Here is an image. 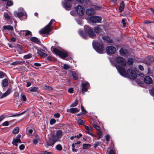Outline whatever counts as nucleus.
Returning a JSON list of instances; mask_svg holds the SVG:
<instances>
[{"mask_svg": "<svg viewBox=\"0 0 154 154\" xmlns=\"http://www.w3.org/2000/svg\"><path fill=\"white\" fill-rule=\"evenodd\" d=\"M110 136H109V135H107L106 136V140L107 141H108L109 139H110Z\"/></svg>", "mask_w": 154, "mask_h": 154, "instance_id": "nucleus-59", "label": "nucleus"}, {"mask_svg": "<svg viewBox=\"0 0 154 154\" xmlns=\"http://www.w3.org/2000/svg\"><path fill=\"white\" fill-rule=\"evenodd\" d=\"M29 91L30 92H38L39 89L37 87H34L31 88L30 90Z\"/></svg>", "mask_w": 154, "mask_h": 154, "instance_id": "nucleus-33", "label": "nucleus"}, {"mask_svg": "<svg viewBox=\"0 0 154 154\" xmlns=\"http://www.w3.org/2000/svg\"><path fill=\"white\" fill-rule=\"evenodd\" d=\"M81 107L82 109V111L83 112V113L84 114H85L87 112L86 110L84 109L83 106L82 105L81 106Z\"/></svg>", "mask_w": 154, "mask_h": 154, "instance_id": "nucleus-54", "label": "nucleus"}, {"mask_svg": "<svg viewBox=\"0 0 154 154\" xmlns=\"http://www.w3.org/2000/svg\"><path fill=\"white\" fill-rule=\"evenodd\" d=\"M93 126L94 128L97 130H100V127L96 124H93Z\"/></svg>", "mask_w": 154, "mask_h": 154, "instance_id": "nucleus-45", "label": "nucleus"}, {"mask_svg": "<svg viewBox=\"0 0 154 154\" xmlns=\"http://www.w3.org/2000/svg\"><path fill=\"white\" fill-rule=\"evenodd\" d=\"M9 125V122L8 121H5L2 124L3 126H8Z\"/></svg>", "mask_w": 154, "mask_h": 154, "instance_id": "nucleus-53", "label": "nucleus"}, {"mask_svg": "<svg viewBox=\"0 0 154 154\" xmlns=\"http://www.w3.org/2000/svg\"><path fill=\"white\" fill-rule=\"evenodd\" d=\"M30 40L35 43L37 44H39L40 43V40L36 37H32L30 38Z\"/></svg>", "mask_w": 154, "mask_h": 154, "instance_id": "nucleus-21", "label": "nucleus"}, {"mask_svg": "<svg viewBox=\"0 0 154 154\" xmlns=\"http://www.w3.org/2000/svg\"><path fill=\"white\" fill-rule=\"evenodd\" d=\"M138 68H139V69L141 71H143L144 69L143 66L141 65H139Z\"/></svg>", "mask_w": 154, "mask_h": 154, "instance_id": "nucleus-60", "label": "nucleus"}, {"mask_svg": "<svg viewBox=\"0 0 154 154\" xmlns=\"http://www.w3.org/2000/svg\"><path fill=\"white\" fill-rule=\"evenodd\" d=\"M82 135L80 133H79L78 135H75L74 136V137H77L78 139L80 138L82 136Z\"/></svg>", "mask_w": 154, "mask_h": 154, "instance_id": "nucleus-57", "label": "nucleus"}, {"mask_svg": "<svg viewBox=\"0 0 154 154\" xmlns=\"http://www.w3.org/2000/svg\"><path fill=\"white\" fill-rule=\"evenodd\" d=\"M19 132V128L18 127H15L13 130L12 132L14 134H17Z\"/></svg>", "mask_w": 154, "mask_h": 154, "instance_id": "nucleus-36", "label": "nucleus"}, {"mask_svg": "<svg viewBox=\"0 0 154 154\" xmlns=\"http://www.w3.org/2000/svg\"><path fill=\"white\" fill-rule=\"evenodd\" d=\"M56 148L59 151L61 150L62 149V147L60 144L57 145L56 146Z\"/></svg>", "mask_w": 154, "mask_h": 154, "instance_id": "nucleus-41", "label": "nucleus"}, {"mask_svg": "<svg viewBox=\"0 0 154 154\" xmlns=\"http://www.w3.org/2000/svg\"><path fill=\"white\" fill-rule=\"evenodd\" d=\"M4 17L5 18L8 19H10L11 17V16L9 15L7 13H5Z\"/></svg>", "mask_w": 154, "mask_h": 154, "instance_id": "nucleus-39", "label": "nucleus"}, {"mask_svg": "<svg viewBox=\"0 0 154 154\" xmlns=\"http://www.w3.org/2000/svg\"><path fill=\"white\" fill-rule=\"evenodd\" d=\"M2 86L4 87H7L8 85V81L7 79H4L2 81Z\"/></svg>", "mask_w": 154, "mask_h": 154, "instance_id": "nucleus-25", "label": "nucleus"}, {"mask_svg": "<svg viewBox=\"0 0 154 154\" xmlns=\"http://www.w3.org/2000/svg\"><path fill=\"white\" fill-rule=\"evenodd\" d=\"M122 22L123 23V26L124 27L125 26L126 23H125V20L124 19H123L122 20Z\"/></svg>", "mask_w": 154, "mask_h": 154, "instance_id": "nucleus-61", "label": "nucleus"}, {"mask_svg": "<svg viewBox=\"0 0 154 154\" xmlns=\"http://www.w3.org/2000/svg\"><path fill=\"white\" fill-rule=\"evenodd\" d=\"M68 91L69 93H72L73 91V89L72 88H70L68 89Z\"/></svg>", "mask_w": 154, "mask_h": 154, "instance_id": "nucleus-62", "label": "nucleus"}, {"mask_svg": "<svg viewBox=\"0 0 154 154\" xmlns=\"http://www.w3.org/2000/svg\"><path fill=\"white\" fill-rule=\"evenodd\" d=\"M60 114L59 113H55V114L54 115V117L56 118H59L60 117Z\"/></svg>", "mask_w": 154, "mask_h": 154, "instance_id": "nucleus-58", "label": "nucleus"}, {"mask_svg": "<svg viewBox=\"0 0 154 154\" xmlns=\"http://www.w3.org/2000/svg\"><path fill=\"white\" fill-rule=\"evenodd\" d=\"M90 21L92 23H100L101 21V18L99 16H92L90 18Z\"/></svg>", "mask_w": 154, "mask_h": 154, "instance_id": "nucleus-8", "label": "nucleus"}, {"mask_svg": "<svg viewBox=\"0 0 154 154\" xmlns=\"http://www.w3.org/2000/svg\"><path fill=\"white\" fill-rule=\"evenodd\" d=\"M102 38L103 40H105L109 43H113L112 40L110 39L109 37L106 36H103L102 37Z\"/></svg>", "mask_w": 154, "mask_h": 154, "instance_id": "nucleus-22", "label": "nucleus"}, {"mask_svg": "<svg viewBox=\"0 0 154 154\" xmlns=\"http://www.w3.org/2000/svg\"><path fill=\"white\" fill-rule=\"evenodd\" d=\"M21 137V135L20 134H18L17 135L16 138L13 140V142H12L13 145H15V146H18V145L17 143H21V141L20 138Z\"/></svg>", "mask_w": 154, "mask_h": 154, "instance_id": "nucleus-12", "label": "nucleus"}, {"mask_svg": "<svg viewBox=\"0 0 154 154\" xmlns=\"http://www.w3.org/2000/svg\"><path fill=\"white\" fill-rule=\"evenodd\" d=\"M99 131L98 133H97V135L99 136V137L98 138V139H99L101 137L103 134L102 132L100 130H98Z\"/></svg>", "mask_w": 154, "mask_h": 154, "instance_id": "nucleus-51", "label": "nucleus"}, {"mask_svg": "<svg viewBox=\"0 0 154 154\" xmlns=\"http://www.w3.org/2000/svg\"><path fill=\"white\" fill-rule=\"evenodd\" d=\"M5 76V74L2 71H0V78H3Z\"/></svg>", "mask_w": 154, "mask_h": 154, "instance_id": "nucleus-49", "label": "nucleus"}, {"mask_svg": "<svg viewBox=\"0 0 154 154\" xmlns=\"http://www.w3.org/2000/svg\"><path fill=\"white\" fill-rule=\"evenodd\" d=\"M62 135V131L61 130H58L56 132L55 134H53L52 136L57 141L61 137Z\"/></svg>", "mask_w": 154, "mask_h": 154, "instance_id": "nucleus-10", "label": "nucleus"}, {"mask_svg": "<svg viewBox=\"0 0 154 154\" xmlns=\"http://www.w3.org/2000/svg\"><path fill=\"white\" fill-rule=\"evenodd\" d=\"M11 88H8L7 91L5 93L3 94L2 97H1V98H4L9 95L11 93Z\"/></svg>", "mask_w": 154, "mask_h": 154, "instance_id": "nucleus-17", "label": "nucleus"}, {"mask_svg": "<svg viewBox=\"0 0 154 154\" xmlns=\"http://www.w3.org/2000/svg\"><path fill=\"white\" fill-rule=\"evenodd\" d=\"M34 65L35 66H41V65L40 63H34Z\"/></svg>", "mask_w": 154, "mask_h": 154, "instance_id": "nucleus-63", "label": "nucleus"}, {"mask_svg": "<svg viewBox=\"0 0 154 154\" xmlns=\"http://www.w3.org/2000/svg\"><path fill=\"white\" fill-rule=\"evenodd\" d=\"M79 33L84 39H87L88 38L87 35L85 34L82 31L80 30L79 31Z\"/></svg>", "mask_w": 154, "mask_h": 154, "instance_id": "nucleus-26", "label": "nucleus"}, {"mask_svg": "<svg viewBox=\"0 0 154 154\" xmlns=\"http://www.w3.org/2000/svg\"><path fill=\"white\" fill-rule=\"evenodd\" d=\"M78 104V100L76 99L75 100L74 102L72 103L70 106V107H74L76 106Z\"/></svg>", "mask_w": 154, "mask_h": 154, "instance_id": "nucleus-37", "label": "nucleus"}, {"mask_svg": "<svg viewBox=\"0 0 154 154\" xmlns=\"http://www.w3.org/2000/svg\"><path fill=\"white\" fill-rule=\"evenodd\" d=\"M109 154H115V150L114 149H110L109 152Z\"/></svg>", "mask_w": 154, "mask_h": 154, "instance_id": "nucleus-50", "label": "nucleus"}, {"mask_svg": "<svg viewBox=\"0 0 154 154\" xmlns=\"http://www.w3.org/2000/svg\"><path fill=\"white\" fill-rule=\"evenodd\" d=\"M85 1L87 5H89L90 6H92L93 5L92 3L89 0H85Z\"/></svg>", "mask_w": 154, "mask_h": 154, "instance_id": "nucleus-43", "label": "nucleus"}, {"mask_svg": "<svg viewBox=\"0 0 154 154\" xmlns=\"http://www.w3.org/2000/svg\"><path fill=\"white\" fill-rule=\"evenodd\" d=\"M6 30H8L12 31L14 29L13 27L11 25L4 26H3L2 30L3 31H4Z\"/></svg>", "mask_w": 154, "mask_h": 154, "instance_id": "nucleus-20", "label": "nucleus"}, {"mask_svg": "<svg viewBox=\"0 0 154 154\" xmlns=\"http://www.w3.org/2000/svg\"><path fill=\"white\" fill-rule=\"evenodd\" d=\"M73 78L75 80H77L78 78V75L77 72L75 71H72L71 72Z\"/></svg>", "mask_w": 154, "mask_h": 154, "instance_id": "nucleus-23", "label": "nucleus"}, {"mask_svg": "<svg viewBox=\"0 0 154 154\" xmlns=\"http://www.w3.org/2000/svg\"><path fill=\"white\" fill-rule=\"evenodd\" d=\"M117 65L116 67L119 74L125 77H129L130 79H134L137 77L136 72L132 69H128L126 71V61L124 58L118 57L116 58Z\"/></svg>", "mask_w": 154, "mask_h": 154, "instance_id": "nucleus-1", "label": "nucleus"}, {"mask_svg": "<svg viewBox=\"0 0 154 154\" xmlns=\"http://www.w3.org/2000/svg\"><path fill=\"white\" fill-rule=\"evenodd\" d=\"M154 58L151 56H148L145 59L140 62L148 65H150L154 61Z\"/></svg>", "mask_w": 154, "mask_h": 154, "instance_id": "nucleus-6", "label": "nucleus"}, {"mask_svg": "<svg viewBox=\"0 0 154 154\" xmlns=\"http://www.w3.org/2000/svg\"><path fill=\"white\" fill-rule=\"evenodd\" d=\"M64 7L66 10H69V8L71 7L72 5L69 3L65 2L64 3Z\"/></svg>", "mask_w": 154, "mask_h": 154, "instance_id": "nucleus-28", "label": "nucleus"}, {"mask_svg": "<svg viewBox=\"0 0 154 154\" xmlns=\"http://www.w3.org/2000/svg\"><path fill=\"white\" fill-rule=\"evenodd\" d=\"M21 63L22 62L21 61H16L12 63L11 65H17Z\"/></svg>", "mask_w": 154, "mask_h": 154, "instance_id": "nucleus-40", "label": "nucleus"}, {"mask_svg": "<svg viewBox=\"0 0 154 154\" xmlns=\"http://www.w3.org/2000/svg\"><path fill=\"white\" fill-rule=\"evenodd\" d=\"M54 21H55V20H51L50 22L45 28L42 29L39 31V33L41 34H42L44 33L47 34L49 32L51 31L52 29L51 25L52 24L53 22Z\"/></svg>", "mask_w": 154, "mask_h": 154, "instance_id": "nucleus-2", "label": "nucleus"}, {"mask_svg": "<svg viewBox=\"0 0 154 154\" xmlns=\"http://www.w3.org/2000/svg\"><path fill=\"white\" fill-rule=\"evenodd\" d=\"M86 12V14L89 15H91L94 14L95 13V11L93 9H87Z\"/></svg>", "mask_w": 154, "mask_h": 154, "instance_id": "nucleus-19", "label": "nucleus"}, {"mask_svg": "<svg viewBox=\"0 0 154 154\" xmlns=\"http://www.w3.org/2000/svg\"><path fill=\"white\" fill-rule=\"evenodd\" d=\"M77 122L79 125H83L84 124V122L81 119H78L77 120Z\"/></svg>", "mask_w": 154, "mask_h": 154, "instance_id": "nucleus-42", "label": "nucleus"}, {"mask_svg": "<svg viewBox=\"0 0 154 154\" xmlns=\"http://www.w3.org/2000/svg\"><path fill=\"white\" fill-rule=\"evenodd\" d=\"M124 4L123 2H122L120 4L119 11L120 12H122L124 8Z\"/></svg>", "mask_w": 154, "mask_h": 154, "instance_id": "nucleus-29", "label": "nucleus"}, {"mask_svg": "<svg viewBox=\"0 0 154 154\" xmlns=\"http://www.w3.org/2000/svg\"><path fill=\"white\" fill-rule=\"evenodd\" d=\"M57 141L52 136V137L50 138L47 141V144L45 146L47 147V146H53L55 143Z\"/></svg>", "mask_w": 154, "mask_h": 154, "instance_id": "nucleus-9", "label": "nucleus"}, {"mask_svg": "<svg viewBox=\"0 0 154 154\" xmlns=\"http://www.w3.org/2000/svg\"><path fill=\"white\" fill-rule=\"evenodd\" d=\"M107 53L109 54H112L115 53L116 48L113 46H108L106 48Z\"/></svg>", "mask_w": 154, "mask_h": 154, "instance_id": "nucleus-7", "label": "nucleus"}, {"mask_svg": "<svg viewBox=\"0 0 154 154\" xmlns=\"http://www.w3.org/2000/svg\"><path fill=\"white\" fill-rule=\"evenodd\" d=\"M91 146V145L89 144L83 143L82 148L84 149H88Z\"/></svg>", "mask_w": 154, "mask_h": 154, "instance_id": "nucleus-31", "label": "nucleus"}, {"mask_svg": "<svg viewBox=\"0 0 154 154\" xmlns=\"http://www.w3.org/2000/svg\"><path fill=\"white\" fill-rule=\"evenodd\" d=\"M11 40L12 42H15L16 41V39L14 37H12L11 39Z\"/></svg>", "mask_w": 154, "mask_h": 154, "instance_id": "nucleus-64", "label": "nucleus"}, {"mask_svg": "<svg viewBox=\"0 0 154 154\" xmlns=\"http://www.w3.org/2000/svg\"><path fill=\"white\" fill-rule=\"evenodd\" d=\"M144 82L148 84H151L152 83V79L149 76H146L144 79Z\"/></svg>", "mask_w": 154, "mask_h": 154, "instance_id": "nucleus-14", "label": "nucleus"}, {"mask_svg": "<svg viewBox=\"0 0 154 154\" xmlns=\"http://www.w3.org/2000/svg\"><path fill=\"white\" fill-rule=\"evenodd\" d=\"M13 5V3L11 1H8L7 2V5L8 6H12Z\"/></svg>", "mask_w": 154, "mask_h": 154, "instance_id": "nucleus-46", "label": "nucleus"}, {"mask_svg": "<svg viewBox=\"0 0 154 154\" xmlns=\"http://www.w3.org/2000/svg\"><path fill=\"white\" fill-rule=\"evenodd\" d=\"M94 47L95 49L98 53L100 54L103 53L104 49V45L102 42H97Z\"/></svg>", "mask_w": 154, "mask_h": 154, "instance_id": "nucleus-4", "label": "nucleus"}, {"mask_svg": "<svg viewBox=\"0 0 154 154\" xmlns=\"http://www.w3.org/2000/svg\"><path fill=\"white\" fill-rule=\"evenodd\" d=\"M26 32L25 34V36H26V35H32V33H31V32L29 31H28V30H27V31H26V30H21L20 31V32L21 33H22V32Z\"/></svg>", "mask_w": 154, "mask_h": 154, "instance_id": "nucleus-35", "label": "nucleus"}, {"mask_svg": "<svg viewBox=\"0 0 154 154\" xmlns=\"http://www.w3.org/2000/svg\"><path fill=\"white\" fill-rule=\"evenodd\" d=\"M56 121L55 119H51L50 121V124L51 125H52L54 124V123H55Z\"/></svg>", "mask_w": 154, "mask_h": 154, "instance_id": "nucleus-52", "label": "nucleus"}, {"mask_svg": "<svg viewBox=\"0 0 154 154\" xmlns=\"http://www.w3.org/2000/svg\"><path fill=\"white\" fill-rule=\"evenodd\" d=\"M21 100L23 102L26 101L27 99L25 95L23 93H21L20 95Z\"/></svg>", "mask_w": 154, "mask_h": 154, "instance_id": "nucleus-34", "label": "nucleus"}, {"mask_svg": "<svg viewBox=\"0 0 154 154\" xmlns=\"http://www.w3.org/2000/svg\"><path fill=\"white\" fill-rule=\"evenodd\" d=\"M84 28L86 31L88 32L89 36L91 38H94L96 36V34L94 32L93 30L91 27L87 25L84 26Z\"/></svg>", "mask_w": 154, "mask_h": 154, "instance_id": "nucleus-5", "label": "nucleus"}, {"mask_svg": "<svg viewBox=\"0 0 154 154\" xmlns=\"http://www.w3.org/2000/svg\"><path fill=\"white\" fill-rule=\"evenodd\" d=\"M119 52L121 55L124 56L128 53V51L127 50L122 48L119 51Z\"/></svg>", "mask_w": 154, "mask_h": 154, "instance_id": "nucleus-24", "label": "nucleus"}, {"mask_svg": "<svg viewBox=\"0 0 154 154\" xmlns=\"http://www.w3.org/2000/svg\"><path fill=\"white\" fill-rule=\"evenodd\" d=\"M25 148V145L24 144H21L19 146V149L21 150H23Z\"/></svg>", "mask_w": 154, "mask_h": 154, "instance_id": "nucleus-56", "label": "nucleus"}, {"mask_svg": "<svg viewBox=\"0 0 154 154\" xmlns=\"http://www.w3.org/2000/svg\"><path fill=\"white\" fill-rule=\"evenodd\" d=\"M150 93L152 95H154V86L152 88Z\"/></svg>", "mask_w": 154, "mask_h": 154, "instance_id": "nucleus-55", "label": "nucleus"}, {"mask_svg": "<svg viewBox=\"0 0 154 154\" xmlns=\"http://www.w3.org/2000/svg\"><path fill=\"white\" fill-rule=\"evenodd\" d=\"M92 6L93 7V9H94L95 10H100L101 8V7L96 5H93Z\"/></svg>", "mask_w": 154, "mask_h": 154, "instance_id": "nucleus-44", "label": "nucleus"}, {"mask_svg": "<svg viewBox=\"0 0 154 154\" xmlns=\"http://www.w3.org/2000/svg\"><path fill=\"white\" fill-rule=\"evenodd\" d=\"M37 53L40 55V56L43 57H45L47 56V54L44 52H43L42 51L38 50Z\"/></svg>", "mask_w": 154, "mask_h": 154, "instance_id": "nucleus-27", "label": "nucleus"}, {"mask_svg": "<svg viewBox=\"0 0 154 154\" xmlns=\"http://www.w3.org/2000/svg\"><path fill=\"white\" fill-rule=\"evenodd\" d=\"M62 67L65 69H67L69 68V66L67 64H64Z\"/></svg>", "mask_w": 154, "mask_h": 154, "instance_id": "nucleus-48", "label": "nucleus"}, {"mask_svg": "<svg viewBox=\"0 0 154 154\" xmlns=\"http://www.w3.org/2000/svg\"><path fill=\"white\" fill-rule=\"evenodd\" d=\"M51 50L54 53L58 55L62 58H64L67 56L68 55L66 53L60 51L56 48L52 47Z\"/></svg>", "mask_w": 154, "mask_h": 154, "instance_id": "nucleus-3", "label": "nucleus"}, {"mask_svg": "<svg viewBox=\"0 0 154 154\" xmlns=\"http://www.w3.org/2000/svg\"><path fill=\"white\" fill-rule=\"evenodd\" d=\"M32 57V55L31 54L29 53L28 54L24 55L23 56V58L25 59H28L31 57Z\"/></svg>", "mask_w": 154, "mask_h": 154, "instance_id": "nucleus-38", "label": "nucleus"}, {"mask_svg": "<svg viewBox=\"0 0 154 154\" xmlns=\"http://www.w3.org/2000/svg\"><path fill=\"white\" fill-rule=\"evenodd\" d=\"M94 29L95 32L97 34H101L103 31L102 29L100 28V25L94 27Z\"/></svg>", "mask_w": 154, "mask_h": 154, "instance_id": "nucleus-15", "label": "nucleus"}, {"mask_svg": "<svg viewBox=\"0 0 154 154\" xmlns=\"http://www.w3.org/2000/svg\"><path fill=\"white\" fill-rule=\"evenodd\" d=\"M89 85V83L87 82H83L82 84V91L85 92L87 91Z\"/></svg>", "mask_w": 154, "mask_h": 154, "instance_id": "nucleus-13", "label": "nucleus"}, {"mask_svg": "<svg viewBox=\"0 0 154 154\" xmlns=\"http://www.w3.org/2000/svg\"><path fill=\"white\" fill-rule=\"evenodd\" d=\"M26 12L24 11L23 12H20L19 13L15 12L14 14L15 16H17L19 18H21L24 15L26 17Z\"/></svg>", "mask_w": 154, "mask_h": 154, "instance_id": "nucleus-16", "label": "nucleus"}, {"mask_svg": "<svg viewBox=\"0 0 154 154\" xmlns=\"http://www.w3.org/2000/svg\"><path fill=\"white\" fill-rule=\"evenodd\" d=\"M79 110V109H78L76 108H70L69 109H68L67 110V112H70L72 113H75L78 112Z\"/></svg>", "mask_w": 154, "mask_h": 154, "instance_id": "nucleus-18", "label": "nucleus"}, {"mask_svg": "<svg viewBox=\"0 0 154 154\" xmlns=\"http://www.w3.org/2000/svg\"><path fill=\"white\" fill-rule=\"evenodd\" d=\"M85 127L87 131V133L89 134H91V128L87 126H85Z\"/></svg>", "mask_w": 154, "mask_h": 154, "instance_id": "nucleus-30", "label": "nucleus"}, {"mask_svg": "<svg viewBox=\"0 0 154 154\" xmlns=\"http://www.w3.org/2000/svg\"><path fill=\"white\" fill-rule=\"evenodd\" d=\"M42 87L45 90L48 91H51L53 90V88L51 86L45 85L42 86Z\"/></svg>", "mask_w": 154, "mask_h": 154, "instance_id": "nucleus-32", "label": "nucleus"}, {"mask_svg": "<svg viewBox=\"0 0 154 154\" xmlns=\"http://www.w3.org/2000/svg\"><path fill=\"white\" fill-rule=\"evenodd\" d=\"M75 9L77 13L79 15H82L83 14L84 9L83 6L78 5L76 7Z\"/></svg>", "mask_w": 154, "mask_h": 154, "instance_id": "nucleus-11", "label": "nucleus"}, {"mask_svg": "<svg viewBox=\"0 0 154 154\" xmlns=\"http://www.w3.org/2000/svg\"><path fill=\"white\" fill-rule=\"evenodd\" d=\"M133 62V60L131 58H129L128 60V63L129 65H132Z\"/></svg>", "mask_w": 154, "mask_h": 154, "instance_id": "nucleus-47", "label": "nucleus"}]
</instances>
